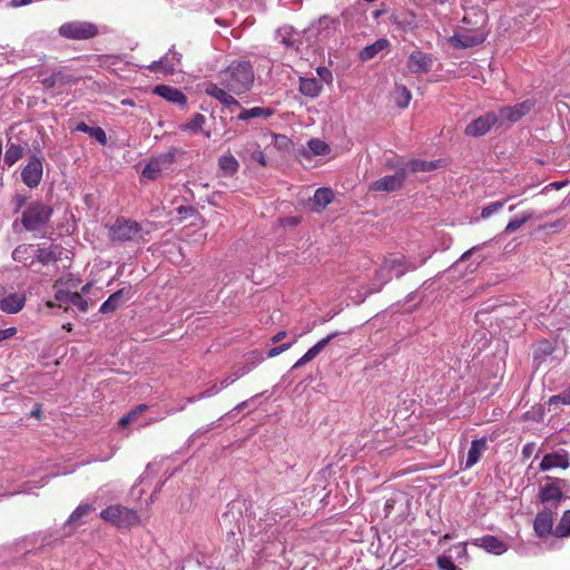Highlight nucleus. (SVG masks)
<instances>
[{
	"mask_svg": "<svg viewBox=\"0 0 570 570\" xmlns=\"http://www.w3.org/2000/svg\"><path fill=\"white\" fill-rule=\"evenodd\" d=\"M317 72H318L320 76H323V72H325L328 76H331L330 71L326 68H317Z\"/></svg>",
	"mask_w": 570,
	"mask_h": 570,
	"instance_id": "62",
	"label": "nucleus"
},
{
	"mask_svg": "<svg viewBox=\"0 0 570 570\" xmlns=\"http://www.w3.org/2000/svg\"><path fill=\"white\" fill-rule=\"evenodd\" d=\"M568 185V180H562V181H554V183H551L550 184V187L554 188V189H561L562 187L567 186Z\"/></svg>",
	"mask_w": 570,
	"mask_h": 570,
	"instance_id": "57",
	"label": "nucleus"
},
{
	"mask_svg": "<svg viewBox=\"0 0 570 570\" xmlns=\"http://www.w3.org/2000/svg\"><path fill=\"white\" fill-rule=\"evenodd\" d=\"M438 566L441 570H462L454 564L450 557L445 556L438 559Z\"/></svg>",
	"mask_w": 570,
	"mask_h": 570,
	"instance_id": "48",
	"label": "nucleus"
},
{
	"mask_svg": "<svg viewBox=\"0 0 570 570\" xmlns=\"http://www.w3.org/2000/svg\"><path fill=\"white\" fill-rule=\"evenodd\" d=\"M546 483L540 487L538 499L542 504L548 507L551 504L557 509V504L563 499V491L569 487V482L566 479L546 476Z\"/></svg>",
	"mask_w": 570,
	"mask_h": 570,
	"instance_id": "6",
	"label": "nucleus"
},
{
	"mask_svg": "<svg viewBox=\"0 0 570 570\" xmlns=\"http://www.w3.org/2000/svg\"><path fill=\"white\" fill-rule=\"evenodd\" d=\"M58 32L69 40H89L99 35V28L94 22L75 20L62 23Z\"/></svg>",
	"mask_w": 570,
	"mask_h": 570,
	"instance_id": "7",
	"label": "nucleus"
},
{
	"mask_svg": "<svg viewBox=\"0 0 570 570\" xmlns=\"http://www.w3.org/2000/svg\"><path fill=\"white\" fill-rule=\"evenodd\" d=\"M499 122V117L494 111H489L472 120L464 129L465 136L480 137L490 131Z\"/></svg>",
	"mask_w": 570,
	"mask_h": 570,
	"instance_id": "10",
	"label": "nucleus"
},
{
	"mask_svg": "<svg viewBox=\"0 0 570 570\" xmlns=\"http://www.w3.org/2000/svg\"><path fill=\"white\" fill-rule=\"evenodd\" d=\"M549 405H552V404H570V385L560 394L558 395H552L550 399H549Z\"/></svg>",
	"mask_w": 570,
	"mask_h": 570,
	"instance_id": "45",
	"label": "nucleus"
},
{
	"mask_svg": "<svg viewBox=\"0 0 570 570\" xmlns=\"http://www.w3.org/2000/svg\"><path fill=\"white\" fill-rule=\"evenodd\" d=\"M23 153L24 148L21 145L9 140L4 153V163L8 166L14 165L23 156Z\"/></svg>",
	"mask_w": 570,
	"mask_h": 570,
	"instance_id": "34",
	"label": "nucleus"
},
{
	"mask_svg": "<svg viewBox=\"0 0 570 570\" xmlns=\"http://www.w3.org/2000/svg\"><path fill=\"white\" fill-rule=\"evenodd\" d=\"M307 146L312 154L316 156L326 155L330 151L328 145L320 139H311Z\"/></svg>",
	"mask_w": 570,
	"mask_h": 570,
	"instance_id": "43",
	"label": "nucleus"
},
{
	"mask_svg": "<svg viewBox=\"0 0 570 570\" xmlns=\"http://www.w3.org/2000/svg\"><path fill=\"white\" fill-rule=\"evenodd\" d=\"M397 89L401 91V98L396 101L400 108H406L411 101V91L405 86H400Z\"/></svg>",
	"mask_w": 570,
	"mask_h": 570,
	"instance_id": "46",
	"label": "nucleus"
},
{
	"mask_svg": "<svg viewBox=\"0 0 570 570\" xmlns=\"http://www.w3.org/2000/svg\"><path fill=\"white\" fill-rule=\"evenodd\" d=\"M181 53L176 51L173 46L159 60H155L146 66V69L154 73L164 76L174 75L181 63Z\"/></svg>",
	"mask_w": 570,
	"mask_h": 570,
	"instance_id": "8",
	"label": "nucleus"
},
{
	"mask_svg": "<svg viewBox=\"0 0 570 570\" xmlns=\"http://www.w3.org/2000/svg\"><path fill=\"white\" fill-rule=\"evenodd\" d=\"M10 337V334H8V331H0V342L4 341Z\"/></svg>",
	"mask_w": 570,
	"mask_h": 570,
	"instance_id": "60",
	"label": "nucleus"
},
{
	"mask_svg": "<svg viewBox=\"0 0 570 570\" xmlns=\"http://www.w3.org/2000/svg\"><path fill=\"white\" fill-rule=\"evenodd\" d=\"M554 511L551 507H544L543 510L538 512L533 529L538 537L544 538L552 532Z\"/></svg>",
	"mask_w": 570,
	"mask_h": 570,
	"instance_id": "16",
	"label": "nucleus"
},
{
	"mask_svg": "<svg viewBox=\"0 0 570 570\" xmlns=\"http://www.w3.org/2000/svg\"><path fill=\"white\" fill-rule=\"evenodd\" d=\"M403 265H404L403 258L385 259L384 263L382 264V266L379 268V274L387 272L389 275L386 276V279H392V272L396 271V276L401 277L405 273Z\"/></svg>",
	"mask_w": 570,
	"mask_h": 570,
	"instance_id": "30",
	"label": "nucleus"
},
{
	"mask_svg": "<svg viewBox=\"0 0 570 570\" xmlns=\"http://www.w3.org/2000/svg\"><path fill=\"white\" fill-rule=\"evenodd\" d=\"M52 213L51 206L41 202H33L23 210L21 224L29 232L41 230L50 220Z\"/></svg>",
	"mask_w": 570,
	"mask_h": 570,
	"instance_id": "5",
	"label": "nucleus"
},
{
	"mask_svg": "<svg viewBox=\"0 0 570 570\" xmlns=\"http://www.w3.org/2000/svg\"><path fill=\"white\" fill-rule=\"evenodd\" d=\"M131 286L122 287L112 293L100 306L99 312L102 314L116 312L125 301L131 298Z\"/></svg>",
	"mask_w": 570,
	"mask_h": 570,
	"instance_id": "14",
	"label": "nucleus"
},
{
	"mask_svg": "<svg viewBox=\"0 0 570 570\" xmlns=\"http://www.w3.org/2000/svg\"><path fill=\"white\" fill-rule=\"evenodd\" d=\"M389 45H390V42H389L387 39L381 38V39L376 40L375 42H373L372 45H368V46L364 47L360 51V55H358L360 59L363 60V61L371 60L376 55H379L381 51L386 49L389 47Z\"/></svg>",
	"mask_w": 570,
	"mask_h": 570,
	"instance_id": "29",
	"label": "nucleus"
},
{
	"mask_svg": "<svg viewBox=\"0 0 570 570\" xmlns=\"http://www.w3.org/2000/svg\"><path fill=\"white\" fill-rule=\"evenodd\" d=\"M255 73L250 61L237 59L218 73V82L206 85L205 92L227 107L240 108L234 95H243L254 85Z\"/></svg>",
	"mask_w": 570,
	"mask_h": 570,
	"instance_id": "1",
	"label": "nucleus"
},
{
	"mask_svg": "<svg viewBox=\"0 0 570 570\" xmlns=\"http://www.w3.org/2000/svg\"><path fill=\"white\" fill-rule=\"evenodd\" d=\"M12 258L16 262L32 266L36 262V249H33L32 245L21 244L12 252Z\"/></svg>",
	"mask_w": 570,
	"mask_h": 570,
	"instance_id": "25",
	"label": "nucleus"
},
{
	"mask_svg": "<svg viewBox=\"0 0 570 570\" xmlns=\"http://www.w3.org/2000/svg\"><path fill=\"white\" fill-rule=\"evenodd\" d=\"M534 106L535 101L533 99H527L522 102L515 104L514 106H503L497 114L499 122L504 120L509 122H517L523 116L528 115Z\"/></svg>",
	"mask_w": 570,
	"mask_h": 570,
	"instance_id": "9",
	"label": "nucleus"
},
{
	"mask_svg": "<svg viewBox=\"0 0 570 570\" xmlns=\"http://www.w3.org/2000/svg\"><path fill=\"white\" fill-rule=\"evenodd\" d=\"M153 92L165 100L179 105L181 107L186 106L187 97L186 95L178 88L171 87L169 85H157Z\"/></svg>",
	"mask_w": 570,
	"mask_h": 570,
	"instance_id": "21",
	"label": "nucleus"
},
{
	"mask_svg": "<svg viewBox=\"0 0 570 570\" xmlns=\"http://www.w3.org/2000/svg\"><path fill=\"white\" fill-rule=\"evenodd\" d=\"M94 510V508L90 505V504H79L75 510L73 512L69 515L68 520H67V524H75L76 522H78L81 518L86 517L87 514H89L91 511Z\"/></svg>",
	"mask_w": 570,
	"mask_h": 570,
	"instance_id": "39",
	"label": "nucleus"
},
{
	"mask_svg": "<svg viewBox=\"0 0 570 570\" xmlns=\"http://www.w3.org/2000/svg\"><path fill=\"white\" fill-rule=\"evenodd\" d=\"M31 2H32V0H12L10 2V7L18 8V7H21V6L30 4Z\"/></svg>",
	"mask_w": 570,
	"mask_h": 570,
	"instance_id": "54",
	"label": "nucleus"
},
{
	"mask_svg": "<svg viewBox=\"0 0 570 570\" xmlns=\"http://www.w3.org/2000/svg\"><path fill=\"white\" fill-rule=\"evenodd\" d=\"M485 449H487V439L485 438L473 440L471 442V448L468 452V458L465 461V469H470L474 464H476L480 460L481 454L485 451Z\"/></svg>",
	"mask_w": 570,
	"mask_h": 570,
	"instance_id": "26",
	"label": "nucleus"
},
{
	"mask_svg": "<svg viewBox=\"0 0 570 570\" xmlns=\"http://www.w3.org/2000/svg\"><path fill=\"white\" fill-rule=\"evenodd\" d=\"M471 543L478 548L484 549L487 552L494 554H502L508 549L504 541L491 534L473 539Z\"/></svg>",
	"mask_w": 570,
	"mask_h": 570,
	"instance_id": "22",
	"label": "nucleus"
},
{
	"mask_svg": "<svg viewBox=\"0 0 570 570\" xmlns=\"http://www.w3.org/2000/svg\"><path fill=\"white\" fill-rule=\"evenodd\" d=\"M532 449H533V445L532 444H527L523 450H522V454L524 456H529L532 452Z\"/></svg>",
	"mask_w": 570,
	"mask_h": 570,
	"instance_id": "58",
	"label": "nucleus"
},
{
	"mask_svg": "<svg viewBox=\"0 0 570 570\" xmlns=\"http://www.w3.org/2000/svg\"><path fill=\"white\" fill-rule=\"evenodd\" d=\"M389 275L387 272H384L382 274H379V271L376 272V277L382 281V283H387L390 279H386V276Z\"/></svg>",
	"mask_w": 570,
	"mask_h": 570,
	"instance_id": "59",
	"label": "nucleus"
},
{
	"mask_svg": "<svg viewBox=\"0 0 570 570\" xmlns=\"http://www.w3.org/2000/svg\"><path fill=\"white\" fill-rule=\"evenodd\" d=\"M148 234L149 230H144V227L139 223L122 216L115 220L108 232L109 239L118 243L146 242L145 235Z\"/></svg>",
	"mask_w": 570,
	"mask_h": 570,
	"instance_id": "3",
	"label": "nucleus"
},
{
	"mask_svg": "<svg viewBox=\"0 0 570 570\" xmlns=\"http://www.w3.org/2000/svg\"><path fill=\"white\" fill-rule=\"evenodd\" d=\"M533 216V212H524L521 216L511 219L505 226V233H513L520 229Z\"/></svg>",
	"mask_w": 570,
	"mask_h": 570,
	"instance_id": "37",
	"label": "nucleus"
},
{
	"mask_svg": "<svg viewBox=\"0 0 570 570\" xmlns=\"http://www.w3.org/2000/svg\"><path fill=\"white\" fill-rule=\"evenodd\" d=\"M237 154L243 161H256L264 167L267 166L266 157L261 150L259 144L255 140H248L243 144Z\"/></svg>",
	"mask_w": 570,
	"mask_h": 570,
	"instance_id": "17",
	"label": "nucleus"
},
{
	"mask_svg": "<svg viewBox=\"0 0 570 570\" xmlns=\"http://www.w3.org/2000/svg\"><path fill=\"white\" fill-rule=\"evenodd\" d=\"M206 122V117L203 114H195L189 121L180 125L183 131L199 132L203 130V126Z\"/></svg>",
	"mask_w": 570,
	"mask_h": 570,
	"instance_id": "35",
	"label": "nucleus"
},
{
	"mask_svg": "<svg viewBox=\"0 0 570 570\" xmlns=\"http://www.w3.org/2000/svg\"><path fill=\"white\" fill-rule=\"evenodd\" d=\"M334 199V193L330 188H317L314 193L313 198L311 199L313 207L315 210H323L328 204H331Z\"/></svg>",
	"mask_w": 570,
	"mask_h": 570,
	"instance_id": "27",
	"label": "nucleus"
},
{
	"mask_svg": "<svg viewBox=\"0 0 570 570\" xmlns=\"http://www.w3.org/2000/svg\"><path fill=\"white\" fill-rule=\"evenodd\" d=\"M77 131H81L88 134L90 137L95 138L101 146H106L108 142L107 135L101 127H90L86 122L80 121L77 124Z\"/></svg>",
	"mask_w": 570,
	"mask_h": 570,
	"instance_id": "31",
	"label": "nucleus"
},
{
	"mask_svg": "<svg viewBox=\"0 0 570 570\" xmlns=\"http://www.w3.org/2000/svg\"><path fill=\"white\" fill-rule=\"evenodd\" d=\"M43 76H45V72L41 71L39 73V77H42L40 82L48 90L55 88L56 86H59V87L68 86V85L75 83L77 81V79L75 77H72L71 75H68L65 71V69L56 70L51 75L46 76V77H43Z\"/></svg>",
	"mask_w": 570,
	"mask_h": 570,
	"instance_id": "18",
	"label": "nucleus"
},
{
	"mask_svg": "<svg viewBox=\"0 0 570 570\" xmlns=\"http://www.w3.org/2000/svg\"><path fill=\"white\" fill-rule=\"evenodd\" d=\"M174 154L167 153L158 158L150 160L142 170V176L148 179H156L161 170L174 161Z\"/></svg>",
	"mask_w": 570,
	"mask_h": 570,
	"instance_id": "23",
	"label": "nucleus"
},
{
	"mask_svg": "<svg viewBox=\"0 0 570 570\" xmlns=\"http://www.w3.org/2000/svg\"><path fill=\"white\" fill-rule=\"evenodd\" d=\"M504 203L505 202H495V203H491L490 205L485 206L481 210V217L484 219L489 218L493 213L501 209L503 207Z\"/></svg>",
	"mask_w": 570,
	"mask_h": 570,
	"instance_id": "47",
	"label": "nucleus"
},
{
	"mask_svg": "<svg viewBox=\"0 0 570 570\" xmlns=\"http://www.w3.org/2000/svg\"><path fill=\"white\" fill-rule=\"evenodd\" d=\"M71 305L76 306L81 312H87L89 307L88 301L78 292L71 294Z\"/></svg>",
	"mask_w": 570,
	"mask_h": 570,
	"instance_id": "44",
	"label": "nucleus"
},
{
	"mask_svg": "<svg viewBox=\"0 0 570 570\" xmlns=\"http://www.w3.org/2000/svg\"><path fill=\"white\" fill-rule=\"evenodd\" d=\"M410 166L413 173H426L436 169L438 164L434 161L414 159L410 163Z\"/></svg>",
	"mask_w": 570,
	"mask_h": 570,
	"instance_id": "40",
	"label": "nucleus"
},
{
	"mask_svg": "<svg viewBox=\"0 0 570 570\" xmlns=\"http://www.w3.org/2000/svg\"><path fill=\"white\" fill-rule=\"evenodd\" d=\"M131 422H132V420H131V419L126 414V415H124V416L119 420L118 425H119L120 428H126V426H128Z\"/></svg>",
	"mask_w": 570,
	"mask_h": 570,
	"instance_id": "55",
	"label": "nucleus"
},
{
	"mask_svg": "<svg viewBox=\"0 0 570 570\" xmlns=\"http://www.w3.org/2000/svg\"><path fill=\"white\" fill-rule=\"evenodd\" d=\"M274 114V110L271 108L264 107H253L249 109L243 108L239 115L237 116L238 120L247 121L253 118H268Z\"/></svg>",
	"mask_w": 570,
	"mask_h": 570,
	"instance_id": "32",
	"label": "nucleus"
},
{
	"mask_svg": "<svg viewBox=\"0 0 570 570\" xmlns=\"http://www.w3.org/2000/svg\"><path fill=\"white\" fill-rule=\"evenodd\" d=\"M218 166L227 176L235 175L239 169L238 160L230 153L218 158Z\"/></svg>",
	"mask_w": 570,
	"mask_h": 570,
	"instance_id": "33",
	"label": "nucleus"
},
{
	"mask_svg": "<svg viewBox=\"0 0 570 570\" xmlns=\"http://www.w3.org/2000/svg\"><path fill=\"white\" fill-rule=\"evenodd\" d=\"M27 197L21 194H17L12 198V203L14 205V212L18 213L26 204Z\"/></svg>",
	"mask_w": 570,
	"mask_h": 570,
	"instance_id": "51",
	"label": "nucleus"
},
{
	"mask_svg": "<svg viewBox=\"0 0 570 570\" xmlns=\"http://www.w3.org/2000/svg\"><path fill=\"white\" fill-rule=\"evenodd\" d=\"M31 415H32V416H36V417H38V419H39V417H41V410H40V407L35 409V410L31 412Z\"/></svg>",
	"mask_w": 570,
	"mask_h": 570,
	"instance_id": "61",
	"label": "nucleus"
},
{
	"mask_svg": "<svg viewBox=\"0 0 570 570\" xmlns=\"http://www.w3.org/2000/svg\"><path fill=\"white\" fill-rule=\"evenodd\" d=\"M273 145L276 149L281 151H288L291 150L293 142L292 140L283 134H273Z\"/></svg>",
	"mask_w": 570,
	"mask_h": 570,
	"instance_id": "41",
	"label": "nucleus"
},
{
	"mask_svg": "<svg viewBox=\"0 0 570 570\" xmlns=\"http://www.w3.org/2000/svg\"><path fill=\"white\" fill-rule=\"evenodd\" d=\"M554 534L558 538L570 535V510L566 511L556 527Z\"/></svg>",
	"mask_w": 570,
	"mask_h": 570,
	"instance_id": "38",
	"label": "nucleus"
},
{
	"mask_svg": "<svg viewBox=\"0 0 570 570\" xmlns=\"http://www.w3.org/2000/svg\"><path fill=\"white\" fill-rule=\"evenodd\" d=\"M148 410L147 404H139L135 406L132 410H130L127 415L132 420V422L142 413H145Z\"/></svg>",
	"mask_w": 570,
	"mask_h": 570,
	"instance_id": "49",
	"label": "nucleus"
},
{
	"mask_svg": "<svg viewBox=\"0 0 570 570\" xmlns=\"http://www.w3.org/2000/svg\"><path fill=\"white\" fill-rule=\"evenodd\" d=\"M480 248H481V245H476V246H473L472 248L468 249L466 252H464V253L461 255V257H460V262H465V261H468V259L471 257V255H472L474 252L479 250Z\"/></svg>",
	"mask_w": 570,
	"mask_h": 570,
	"instance_id": "53",
	"label": "nucleus"
},
{
	"mask_svg": "<svg viewBox=\"0 0 570 570\" xmlns=\"http://www.w3.org/2000/svg\"><path fill=\"white\" fill-rule=\"evenodd\" d=\"M90 287H91V284L88 283V284L82 286L81 292L82 293H88L90 291Z\"/></svg>",
	"mask_w": 570,
	"mask_h": 570,
	"instance_id": "63",
	"label": "nucleus"
},
{
	"mask_svg": "<svg viewBox=\"0 0 570 570\" xmlns=\"http://www.w3.org/2000/svg\"><path fill=\"white\" fill-rule=\"evenodd\" d=\"M71 294H73V292H69V291H63V289H59L56 292L55 294V301L57 303H53V302H47V305L49 307H53L56 305L58 306H62V305H68L71 303Z\"/></svg>",
	"mask_w": 570,
	"mask_h": 570,
	"instance_id": "42",
	"label": "nucleus"
},
{
	"mask_svg": "<svg viewBox=\"0 0 570 570\" xmlns=\"http://www.w3.org/2000/svg\"><path fill=\"white\" fill-rule=\"evenodd\" d=\"M406 179L405 169H400L393 175L384 176L370 185L372 191H395L403 187Z\"/></svg>",
	"mask_w": 570,
	"mask_h": 570,
	"instance_id": "11",
	"label": "nucleus"
},
{
	"mask_svg": "<svg viewBox=\"0 0 570 570\" xmlns=\"http://www.w3.org/2000/svg\"><path fill=\"white\" fill-rule=\"evenodd\" d=\"M570 465L569 453L561 449L559 451L546 454L539 465L541 471H549L556 468L568 469Z\"/></svg>",
	"mask_w": 570,
	"mask_h": 570,
	"instance_id": "13",
	"label": "nucleus"
},
{
	"mask_svg": "<svg viewBox=\"0 0 570 570\" xmlns=\"http://www.w3.org/2000/svg\"><path fill=\"white\" fill-rule=\"evenodd\" d=\"M361 14L362 12L360 11L358 6L355 4L343 10L341 18L345 27H353L354 23L358 21V16Z\"/></svg>",
	"mask_w": 570,
	"mask_h": 570,
	"instance_id": "36",
	"label": "nucleus"
},
{
	"mask_svg": "<svg viewBox=\"0 0 570 570\" xmlns=\"http://www.w3.org/2000/svg\"><path fill=\"white\" fill-rule=\"evenodd\" d=\"M286 337V332L285 331H279L278 333H276L273 337H272V342L276 343V342H279L282 341L283 338Z\"/></svg>",
	"mask_w": 570,
	"mask_h": 570,
	"instance_id": "56",
	"label": "nucleus"
},
{
	"mask_svg": "<svg viewBox=\"0 0 570 570\" xmlns=\"http://www.w3.org/2000/svg\"><path fill=\"white\" fill-rule=\"evenodd\" d=\"M62 327L65 330H67L68 332L72 331V324L71 323H66V324L62 325Z\"/></svg>",
	"mask_w": 570,
	"mask_h": 570,
	"instance_id": "64",
	"label": "nucleus"
},
{
	"mask_svg": "<svg viewBox=\"0 0 570 570\" xmlns=\"http://www.w3.org/2000/svg\"><path fill=\"white\" fill-rule=\"evenodd\" d=\"M337 335L338 332H333L320 340L292 366V370L299 368L308 362L313 361Z\"/></svg>",
	"mask_w": 570,
	"mask_h": 570,
	"instance_id": "20",
	"label": "nucleus"
},
{
	"mask_svg": "<svg viewBox=\"0 0 570 570\" xmlns=\"http://www.w3.org/2000/svg\"><path fill=\"white\" fill-rule=\"evenodd\" d=\"M100 518L120 530L130 529L140 523L137 511L120 504L107 507L100 512Z\"/></svg>",
	"mask_w": 570,
	"mask_h": 570,
	"instance_id": "4",
	"label": "nucleus"
},
{
	"mask_svg": "<svg viewBox=\"0 0 570 570\" xmlns=\"http://www.w3.org/2000/svg\"><path fill=\"white\" fill-rule=\"evenodd\" d=\"M177 213L184 217H187L191 216L195 213V209L191 206H179L177 208Z\"/></svg>",
	"mask_w": 570,
	"mask_h": 570,
	"instance_id": "52",
	"label": "nucleus"
},
{
	"mask_svg": "<svg viewBox=\"0 0 570 570\" xmlns=\"http://www.w3.org/2000/svg\"><path fill=\"white\" fill-rule=\"evenodd\" d=\"M43 174L42 161L39 157L32 156L30 157L28 164L23 167L21 171L22 181L30 188L37 187Z\"/></svg>",
	"mask_w": 570,
	"mask_h": 570,
	"instance_id": "12",
	"label": "nucleus"
},
{
	"mask_svg": "<svg viewBox=\"0 0 570 570\" xmlns=\"http://www.w3.org/2000/svg\"><path fill=\"white\" fill-rule=\"evenodd\" d=\"M65 249L59 244H50L48 247H39L36 249V262L42 265H49L62 259Z\"/></svg>",
	"mask_w": 570,
	"mask_h": 570,
	"instance_id": "19",
	"label": "nucleus"
},
{
	"mask_svg": "<svg viewBox=\"0 0 570 570\" xmlns=\"http://www.w3.org/2000/svg\"><path fill=\"white\" fill-rule=\"evenodd\" d=\"M291 346H292V343H284L278 346H275L267 352V356L275 357V356L279 355L281 353L287 351Z\"/></svg>",
	"mask_w": 570,
	"mask_h": 570,
	"instance_id": "50",
	"label": "nucleus"
},
{
	"mask_svg": "<svg viewBox=\"0 0 570 570\" xmlns=\"http://www.w3.org/2000/svg\"><path fill=\"white\" fill-rule=\"evenodd\" d=\"M433 65L432 56L421 50H414L407 60V68L413 73H428Z\"/></svg>",
	"mask_w": 570,
	"mask_h": 570,
	"instance_id": "15",
	"label": "nucleus"
},
{
	"mask_svg": "<svg viewBox=\"0 0 570 570\" xmlns=\"http://www.w3.org/2000/svg\"><path fill=\"white\" fill-rule=\"evenodd\" d=\"M488 17L484 12H474V27L470 29L468 26L472 23V17L465 14L462 19V26L451 36L448 41L454 49H468L484 42L489 35Z\"/></svg>",
	"mask_w": 570,
	"mask_h": 570,
	"instance_id": "2",
	"label": "nucleus"
},
{
	"mask_svg": "<svg viewBox=\"0 0 570 570\" xmlns=\"http://www.w3.org/2000/svg\"><path fill=\"white\" fill-rule=\"evenodd\" d=\"M323 89L321 80L317 78H299V91L307 97H317Z\"/></svg>",
	"mask_w": 570,
	"mask_h": 570,
	"instance_id": "28",
	"label": "nucleus"
},
{
	"mask_svg": "<svg viewBox=\"0 0 570 570\" xmlns=\"http://www.w3.org/2000/svg\"><path fill=\"white\" fill-rule=\"evenodd\" d=\"M24 303V294L12 293L1 299L0 308L8 314H16L23 308Z\"/></svg>",
	"mask_w": 570,
	"mask_h": 570,
	"instance_id": "24",
	"label": "nucleus"
}]
</instances>
